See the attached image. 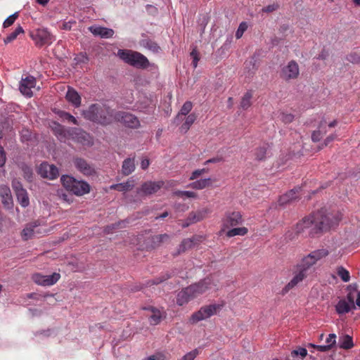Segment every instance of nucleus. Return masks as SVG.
<instances>
[{
	"instance_id": "c03bdc74",
	"label": "nucleus",
	"mask_w": 360,
	"mask_h": 360,
	"mask_svg": "<svg viewBox=\"0 0 360 360\" xmlns=\"http://www.w3.org/2000/svg\"><path fill=\"white\" fill-rule=\"evenodd\" d=\"M307 355V350L304 347H299L291 352V356L292 357L300 356L301 359H303Z\"/></svg>"
},
{
	"instance_id": "680f3d73",
	"label": "nucleus",
	"mask_w": 360,
	"mask_h": 360,
	"mask_svg": "<svg viewBox=\"0 0 360 360\" xmlns=\"http://www.w3.org/2000/svg\"><path fill=\"white\" fill-rule=\"evenodd\" d=\"M31 132L27 129H23L21 131V139L22 141H29L31 138Z\"/></svg>"
},
{
	"instance_id": "37998d69",
	"label": "nucleus",
	"mask_w": 360,
	"mask_h": 360,
	"mask_svg": "<svg viewBox=\"0 0 360 360\" xmlns=\"http://www.w3.org/2000/svg\"><path fill=\"white\" fill-rule=\"evenodd\" d=\"M357 291L358 290L356 288L350 289L345 299L349 304H351L352 307H353L354 309L356 308L354 302L356 297Z\"/></svg>"
},
{
	"instance_id": "e2e57ef3",
	"label": "nucleus",
	"mask_w": 360,
	"mask_h": 360,
	"mask_svg": "<svg viewBox=\"0 0 360 360\" xmlns=\"http://www.w3.org/2000/svg\"><path fill=\"white\" fill-rule=\"evenodd\" d=\"M5 162H6V154H5L4 148L1 146H0V167L4 166Z\"/></svg>"
},
{
	"instance_id": "20e7f679",
	"label": "nucleus",
	"mask_w": 360,
	"mask_h": 360,
	"mask_svg": "<svg viewBox=\"0 0 360 360\" xmlns=\"http://www.w3.org/2000/svg\"><path fill=\"white\" fill-rule=\"evenodd\" d=\"M60 181L67 191L77 196H82L90 192V186L86 181H78L68 175H63Z\"/></svg>"
},
{
	"instance_id": "4c0bfd02",
	"label": "nucleus",
	"mask_w": 360,
	"mask_h": 360,
	"mask_svg": "<svg viewBox=\"0 0 360 360\" xmlns=\"http://www.w3.org/2000/svg\"><path fill=\"white\" fill-rule=\"evenodd\" d=\"M252 97V94L251 91H248L244 94L240 102V106L243 109H248L251 105Z\"/></svg>"
},
{
	"instance_id": "6e6552de",
	"label": "nucleus",
	"mask_w": 360,
	"mask_h": 360,
	"mask_svg": "<svg viewBox=\"0 0 360 360\" xmlns=\"http://www.w3.org/2000/svg\"><path fill=\"white\" fill-rule=\"evenodd\" d=\"M328 250L325 248L316 250L303 257L301 262L297 265L308 272L313 265L320 259L328 256Z\"/></svg>"
},
{
	"instance_id": "7ed1b4c3",
	"label": "nucleus",
	"mask_w": 360,
	"mask_h": 360,
	"mask_svg": "<svg viewBox=\"0 0 360 360\" xmlns=\"http://www.w3.org/2000/svg\"><path fill=\"white\" fill-rule=\"evenodd\" d=\"M53 129L55 134L60 141L72 139L83 146H90L93 144L92 137L86 131L78 128L65 129L63 126L54 123Z\"/></svg>"
},
{
	"instance_id": "473e14b6",
	"label": "nucleus",
	"mask_w": 360,
	"mask_h": 360,
	"mask_svg": "<svg viewBox=\"0 0 360 360\" xmlns=\"http://www.w3.org/2000/svg\"><path fill=\"white\" fill-rule=\"evenodd\" d=\"M339 345L340 348L345 349L352 348L354 346L352 337L348 335L340 336L339 338Z\"/></svg>"
},
{
	"instance_id": "f257e3e1",
	"label": "nucleus",
	"mask_w": 360,
	"mask_h": 360,
	"mask_svg": "<svg viewBox=\"0 0 360 360\" xmlns=\"http://www.w3.org/2000/svg\"><path fill=\"white\" fill-rule=\"evenodd\" d=\"M342 216L343 214L341 211L333 210L328 212L326 210L322 209L297 222L295 230L296 233L298 234L307 229H310V235L314 236L328 231L338 226Z\"/></svg>"
},
{
	"instance_id": "c756f323",
	"label": "nucleus",
	"mask_w": 360,
	"mask_h": 360,
	"mask_svg": "<svg viewBox=\"0 0 360 360\" xmlns=\"http://www.w3.org/2000/svg\"><path fill=\"white\" fill-rule=\"evenodd\" d=\"M269 148L268 143H263L255 150L254 155L256 160H263L266 157L267 150Z\"/></svg>"
},
{
	"instance_id": "c85d7f7f",
	"label": "nucleus",
	"mask_w": 360,
	"mask_h": 360,
	"mask_svg": "<svg viewBox=\"0 0 360 360\" xmlns=\"http://www.w3.org/2000/svg\"><path fill=\"white\" fill-rule=\"evenodd\" d=\"M354 309L345 299L340 300L335 305V310L338 314H344Z\"/></svg>"
},
{
	"instance_id": "58836bf2",
	"label": "nucleus",
	"mask_w": 360,
	"mask_h": 360,
	"mask_svg": "<svg viewBox=\"0 0 360 360\" xmlns=\"http://www.w3.org/2000/svg\"><path fill=\"white\" fill-rule=\"evenodd\" d=\"M24 32V30L21 26H18L15 28V30L12 32L9 35L6 37L4 39V42L6 44L10 43L13 41L14 39L17 38V37Z\"/></svg>"
},
{
	"instance_id": "4d7b16f0",
	"label": "nucleus",
	"mask_w": 360,
	"mask_h": 360,
	"mask_svg": "<svg viewBox=\"0 0 360 360\" xmlns=\"http://www.w3.org/2000/svg\"><path fill=\"white\" fill-rule=\"evenodd\" d=\"M169 277H170V276L168 274H166L165 275L162 276L160 278H155V279L150 281L149 283H150V285H157V284H159V283L166 281Z\"/></svg>"
},
{
	"instance_id": "0eeeda50",
	"label": "nucleus",
	"mask_w": 360,
	"mask_h": 360,
	"mask_svg": "<svg viewBox=\"0 0 360 360\" xmlns=\"http://www.w3.org/2000/svg\"><path fill=\"white\" fill-rule=\"evenodd\" d=\"M101 113H108V107L99 104H93L86 110H84L82 115L88 120L97 122L101 124L110 123L109 116H102Z\"/></svg>"
},
{
	"instance_id": "1a4fd4ad",
	"label": "nucleus",
	"mask_w": 360,
	"mask_h": 360,
	"mask_svg": "<svg viewBox=\"0 0 360 360\" xmlns=\"http://www.w3.org/2000/svg\"><path fill=\"white\" fill-rule=\"evenodd\" d=\"M44 226L45 225L42 224L39 220L31 222L27 224L23 229L21 236L25 240H29L33 237H40L48 233V231Z\"/></svg>"
},
{
	"instance_id": "f8f14e48",
	"label": "nucleus",
	"mask_w": 360,
	"mask_h": 360,
	"mask_svg": "<svg viewBox=\"0 0 360 360\" xmlns=\"http://www.w3.org/2000/svg\"><path fill=\"white\" fill-rule=\"evenodd\" d=\"M300 75V68L298 63L295 60H290L286 65H284L280 72V77L285 82H290L298 78Z\"/></svg>"
},
{
	"instance_id": "5fc2aeb1",
	"label": "nucleus",
	"mask_w": 360,
	"mask_h": 360,
	"mask_svg": "<svg viewBox=\"0 0 360 360\" xmlns=\"http://www.w3.org/2000/svg\"><path fill=\"white\" fill-rule=\"evenodd\" d=\"M347 60L353 63H360V54L352 53L348 56Z\"/></svg>"
},
{
	"instance_id": "b1692460",
	"label": "nucleus",
	"mask_w": 360,
	"mask_h": 360,
	"mask_svg": "<svg viewBox=\"0 0 360 360\" xmlns=\"http://www.w3.org/2000/svg\"><path fill=\"white\" fill-rule=\"evenodd\" d=\"M0 196L3 204L8 208L13 205V198L10 188L7 186H0Z\"/></svg>"
},
{
	"instance_id": "5701e85b",
	"label": "nucleus",
	"mask_w": 360,
	"mask_h": 360,
	"mask_svg": "<svg viewBox=\"0 0 360 360\" xmlns=\"http://www.w3.org/2000/svg\"><path fill=\"white\" fill-rule=\"evenodd\" d=\"M65 98L75 108H78L81 105V96L78 92L72 87H68Z\"/></svg>"
},
{
	"instance_id": "cd10ccee",
	"label": "nucleus",
	"mask_w": 360,
	"mask_h": 360,
	"mask_svg": "<svg viewBox=\"0 0 360 360\" xmlns=\"http://www.w3.org/2000/svg\"><path fill=\"white\" fill-rule=\"evenodd\" d=\"M134 186V180L132 179H128L126 182L112 184L110 188L118 191H127L132 189Z\"/></svg>"
},
{
	"instance_id": "a211bd4d",
	"label": "nucleus",
	"mask_w": 360,
	"mask_h": 360,
	"mask_svg": "<svg viewBox=\"0 0 360 360\" xmlns=\"http://www.w3.org/2000/svg\"><path fill=\"white\" fill-rule=\"evenodd\" d=\"M338 124V121L336 120H333L332 122L327 123L326 120H322L317 129L313 131L311 134V139L314 142L319 141L323 136L327 133L328 128L335 127Z\"/></svg>"
},
{
	"instance_id": "3c124183",
	"label": "nucleus",
	"mask_w": 360,
	"mask_h": 360,
	"mask_svg": "<svg viewBox=\"0 0 360 360\" xmlns=\"http://www.w3.org/2000/svg\"><path fill=\"white\" fill-rule=\"evenodd\" d=\"M205 214H203L202 212H198L197 213L192 212L189 215V219L191 222H197L199 221L205 217Z\"/></svg>"
},
{
	"instance_id": "69168bd1",
	"label": "nucleus",
	"mask_w": 360,
	"mask_h": 360,
	"mask_svg": "<svg viewBox=\"0 0 360 360\" xmlns=\"http://www.w3.org/2000/svg\"><path fill=\"white\" fill-rule=\"evenodd\" d=\"M76 22L75 21H68V22H63L62 24V27L61 28L63 30H70L71 28H72V24H75Z\"/></svg>"
},
{
	"instance_id": "49530a36",
	"label": "nucleus",
	"mask_w": 360,
	"mask_h": 360,
	"mask_svg": "<svg viewBox=\"0 0 360 360\" xmlns=\"http://www.w3.org/2000/svg\"><path fill=\"white\" fill-rule=\"evenodd\" d=\"M200 351L198 349H195L188 353H186L184 356H183L179 360H194L197 356L199 354Z\"/></svg>"
},
{
	"instance_id": "4468645a",
	"label": "nucleus",
	"mask_w": 360,
	"mask_h": 360,
	"mask_svg": "<svg viewBox=\"0 0 360 360\" xmlns=\"http://www.w3.org/2000/svg\"><path fill=\"white\" fill-rule=\"evenodd\" d=\"M164 185V181H146L142 184L137 193L142 196H148L156 193Z\"/></svg>"
},
{
	"instance_id": "6e6d98bb",
	"label": "nucleus",
	"mask_w": 360,
	"mask_h": 360,
	"mask_svg": "<svg viewBox=\"0 0 360 360\" xmlns=\"http://www.w3.org/2000/svg\"><path fill=\"white\" fill-rule=\"evenodd\" d=\"M308 347L316 348L318 351L323 352L330 350V346H327L326 345H316L310 343V344H309Z\"/></svg>"
},
{
	"instance_id": "aec40b11",
	"label": "nucleus",
	"mask_w": 360,
	"mask_h": 360,
	"mask_svg": "<svg viewBox=\"0 0 360 360\" xmlns=\"http://www.w3.org/2000/svg\"><path fill=\"white\" fill-rule=\"evenodd\" d=\"M74 165L77 169L85 176H91L96 174L94 167L83 158H75Z\"/></svg>"
},
{
	"instance_id": "a18cd8bd",
	"label": "nucleus",
	"mask_w": 360,
	"mask_h": 360,
	"mask_svg": "<svg viewBox=\"0 0 360 360\" xmlns=\"http://www.w3.org/2000/svg\"><path fill=\"white\" fill-rule=\"evenodd\" d=\"M22 169L24 178L27 181H30V182L32 181L33 179V172H32V168L28 166L25 165L22 167Z\"/></svg>"
},
{
	"instance_id": "f704fd0d",
	"label": "nucleus",
	"mask_w": 360,
	"mask_h": 360,
	"mask_svg": "<svg viewBox=\"0 0 360 360\" xmlns=\"http://www.w3.org/2000/svg\"><path fill=\"white\" fill-rule=\"evenodd\" d=\"M15 195L17 196L18 202L22 207H26L29 205L30 200L27 191L25 189L18 191V193H15Z\"/></svg>"
},
{
	"instance_id": "774afa93",
	"label": "nucleus",
	"mask_w": 360,
	"mask_h": 360,
	"mask_svg": "<svg viewBox=\"0 0 360 360\" xmlns=\"http://www.w3.org/2000/svg\"><path fill=\"white\" fill-rule=\"evenodd\" d=\"M150 165V162L148 159H143L141 162V167L143 169H146Z\"/></svg>"
},
{
	"instance_id": "864d4df0",
	"label": "nucleus",
	"mask_w": 360,
	"mask_h": 360,
	"mask_svg": "<svg viewBox=\"0 0 360 360\" xmlns=\"http://www.w3.org/2000/svg\"><path fill=\"white\" fill-rule=\"evenodd\" d=\"M326 345L330 346V349L336 342V335L334 333L329 334L326 340Z\"/></svg>"
},
{
	"instance_id": "09e8293b",
	"label": "nucleus",
	"mask_w": 360,
	"mask_h": 360,
	"mask_svg": "<svg viewBox=\"0 0 360 360\" xmlns=\"http://www.w3.org/2000/svg\"><path fill=\"white\" fill-rule=\"evenodd\" d=\"M209 169L202 168L193 171L190 176V180H195L204 174L208 173Z\"/></svg>"
},
{
	"instance_id": "e433bc0d",
	"label": "nucleus",
	"mask_w": 360,
	"mask_h": 360,
	"mask_svg": "<svg viewBox=\"0 0 360 360\" xmlns=\"http://www.w3.org/2000/svg\"><path fill=\"white\" fill-rule=\"evenodd\" d=\"M151 314L149 316V321L151 325L158 324L162 319V314L160 310L152 308L150 309Z\"/></svg>"
},
{
	"instance_id": "4be33fe9",
	"label": "nucleus",
	"mask_w": 360,
	"mask_h": 360,
	"mask_svg": "<svg viewBox=\"0 0 360 360\" xmlns=\"http://www.w3.org/2000/svg\"><path fill=\"white\" fill-rule=\"evenodd\" d=\"M89 31L95 36H99L101 38H112L115 32L112 29L93 25L89 27Z\"/></svg>"
},
{
	"instance_id": "9b49d317",
	"label": "nucleus",
	"mask_w": 360,
	"mask_h": 360,
	"mask_svg": "<svg viewBox=\"0 0 360 360\" xmlns=\"http://www.w3.org/2000/svg\"><path fill=\"white\" fill-rule=\"evenodd\" d=\"M243 217L240 212L228 211L226 212L221 219V231H224L231 227H235L243 223Z\"/></svg>"
},
{
	"instance_id": "0e129e2a",
	"label": "nucleus",
	"mask_w": 360,
	"mask_h": 360,
	"mask_svg": "<svg viewBox=\"0 0 360 360\" xmlns=\"http://www.w3.org/2000/svg\"><path fill=\"white\" fill-rule=\"evenodd\" d=\"M198 198V194L193 191H185L184 192V198Z\"/></svg>"
},
{
	"instance_id": "423d86ee",
	"label": "nucleus",
	"mask_w": 360,
	"mask_h": 360,
	"mask_svg": "<svg viewBox=\"0 0 360 360\" xmlns=\"http://www.w3.org/2000/svg\"><path fill=\"white\" fill-rule=\"evenodd\" d=\"M224 305V303H212L204 305L191 315L189 321L191 323L194 324L206 320L217 314L222 309Z\"/></svg>"
},
{
	"instance_id": "13d9d810",
	"label": "nucleus",
	"mask_w": 360,
	"mask_h": 360,
	"mask_svg": "<svg viewBox=\"0 0 360 360\" xmlns=\"http://www.w3.org/2000/svg\"><path fill=\"white\" fill-rule=\"evenodd\" d=\"M336 138H337L336 134L329 135L324 139L323 143H322L321 147H320V148H323V147L327 146L330 143L333 141Z\"/></svg>"
},
{
	"instance_id": "2eb2a0df",
	"label": "nucleus",
	"mask_w": 360,
	"mask_h": 360,
	"mask_svg": "<svg viewBox=\"0 0 360 360\" xmlns=\"http://www.w3.org/2000/svg\"><path fill=\"white\" fill-rule=\"evenodd\" d=\"M115 120L120 122L129 128H138L140 125L139 120L134 115L126 112H119L115 114Z\"/></svg>"
},
{
	"instance_id": "79ce46f5",
	"label": "nucleus",
	"mask_w": 360,
	"mask_h": 360,
	"mask_svg": "<svg viewBox=\"0 0 360 360\" xmlns=\"http://www.w3.org/2000/svg\"><path fill=\"white\" fill-rule=\"evenodd\" d=\"M337 274L344 282H348L350 280L349 272L342 266L337 269Z\"/></svg>"
},
{
	"instance_id": "de8ad7c7",
	"label": "nucleus",
	"mask_w": 360,
	"mask_h": 360,
	"mask_svg": "<svg viewBox=\"0 0 360 360\" xmlns=\"http://www.w3.org/2000/svg\"><path fill=\"white\" fill-rule=\"evenodd\" d=\"M248 27V23L246 22H242L236 32V39H240L242 37L243 33L247 30Z\"/></svg>"
},
{
	"instance_id": "72a5a7b5",
	"label": "nucleus",
	"mask_w": 360,
	"mask_h": 360,
	"mask_svg": "<svg viewBox=\"0 0 360 360\" xmlns=\"http://www.w3.org/2000/svg\"><path fill=\"white\" fill-rule=\"evenodd\" d=\"M248 233V229L246 227H238L230 229L226 233V236L229 238H231L236 236H243Z\"/></svg>"
},
{
	"instance_id": "338daca9",
	"label": "nucleus",
	"mask_w": 360,
	"mask_h": 360,
	"mask_svg": "<svg viewBox=\"0 0 360 360\" xmlns=\"http://www.w3.org/2000/svg\"><path fill=\"white\" fill-rule=\"evenodd\" d=\"M102 116H109L110 117V122L115 119V114L112 110L108 107V113H101Z\"/></svg>"
},
{
	"instance_id": "8fccbe9b",
	"label": "nucleus",
	"mask_w": 360,
	"mask_h": 360,
	"mask_svg": "<svg viewBox=\"0 0 360 360\" xmlns=\"http://www.w3.org/2000/svg\"><path fill=\"white\" fill-rule=\"evenodd\" d=\"M18 17V13H15L14 14L10 15L9 17H8L4 22L3 23V26L4 28H6V27H8L10 26H11L14 22L15 21V20L17 19V18Z\"/></svg>"
},
{
	"instance_id": "f03ea898",
	"label": "nucleus",
	"mask_w": 360,
	"mask_h": 360,
	"mask_svg": "<svg viewBox=\"0 0 360 360\" xmlns=\"http://www.w3.org/2000/svg\"><path fill=\"white\" fill-rule=\"evenodd\" d=\"M216 286L217 284L214 283L210 278H205L182 289L177 295L176 303L178 305L182 306Z\"/></svg>"
},
{
	"instance_id": "412c9836",
	"label": "nucleus",
	"mask_w": 360,
	"mask_h": 360,
	"mask_svg": "<svg viewBox=\"0 0 360 360\" xmlns=\"http://www.w3.org/2000/svg\"><path fill=\"white\" fill-rule=\"evenodd\" d=\"M300 188H295L285 194L280 196L278 203L280 206H284L289 204L300 197Z\"/></svg>"
},
{
	"instance_id": "603ef678",
	"label": "nucleus",
	"mask_w": 360,
	"mask_h": 360,
	"mask_svg": "<svg viewBox=\"0 0 360 360\" xmlns=\"http://www.w3.org/2000/svg\"><path fill=\"white\" fill-rule=\"evenodd\" d=\"M279 5L277 3H274L271 5L264 7L262 11L264 13H271L278 9Z\"/></svg>"
},
{
	"instance_id": "a19ab883",
	"label": "nucleus",
	"mask_w": 360,
	"mask_h": 360,
	"mask_svg": "<svg viewBox=\"0 0 360 360\" xmlns=\"http://www.w3.org/2000/svg\"><path fill=\"white\" fill-rule=\"evenodd\" d=\"M278 118L284 124H290L293 122L295 116L292 113L282 111L279 113Z\"/></svg>"
},
{
	"instance_id": "6ab92c4d",
	"label": "nucleus",
	"mask_w": 360,
	"mask_h": 360,
	"mask_svg": "<svg viewBox=\"0 0 360 360\" xmlns=\"http://www.w3.org/2000/svg\"><path fill=\"white\" fill-rule=\"evenodd\" d=\"M60 278L58 273H53L51 275H42L41 274H34L32 276V280L34 283L41 285H52L55 284Z\"/></svg>"
},
{
	"instance_id": "a878e982",
	"label": "nucleus",
	"mask_w": 360,
	"mask_h": 360,
	"mask_svg": "<svg viewBox=\"0 0 360 360\" xmlns=\"http://www.w3.org/2000/svg\"><path fill=\"white\" fill-rule=\"evenodd\" d=\"M200 237H193L191 238L184 239L179 245L178 254L186 251L188 249L193 248L195 244L200 242Z\"/></svg>"
},
{
	"instance_id": "393cba45",
	"label": "nucleus",
	"mask_w": 360,
	"mask_h": 360,
	"mask_svg": "<svg viewBox=\"0 0 360 360\" xmlns=\"http://www.w3.org/2000/svg\"><path fill=\"white\" fill-rule=\"evenodd\" d=\"M212 182L213 180L211 178L201 179L191 183L188 185V187L193 189L202 190L211 186L212 185Z\"/></svg>"
},
{
	"instance_id": "c9c22d12",
	"label": "nucleus",
	"mask_w": 360,
	"mask_h": 360,
	"mask_svg": "<svg viewBox=\"0 0 360 360\" xmlns=\"http://www.w3.org/2000/svg\"><path fill=\"white\" fill-rule=\"evenodd\" d=\"M196 115L191 113L185 118L184 123L180 127L181 131L186 133L190 129L191 126L194 123L196 120Z\"/></svg>"
},
{
	"instance_id": "bb28decb",
	"label": "nucleus",
	"mask_w": 360,
	"mask_h": 360,
	"mask_svg": "<svg viewBox=\"0 0 360 360\" xmlns=\"http://www.w3.org/2000/svg\"><path fill=\"white\" fill-rule=\"evenodd\" d=\"M135 169L134 158H128L123 161L122 173L124 176L131 174Z\"/></svg>"
},
{
	"instance_id": "ea45409f",
	"label": "nucleus",
	"mask_w": 360,
	"mask_h": 360,
	"mask_svg": "<svg viewBox=\"0 0 360 360\" xmlns=\"http://www.w3.org/2000/svg\"><path fill=\"white\" fill-rule=\"evenodd\" d=\"M58 116L63 120H67L68 122H71L75 125H78L79 123L77 120V119L70 115V113L65 112V111H59L58 112Z\"/></svg>"
},
{
	"instance_id": "dca6fc26",
	"label": "nucleus",
	"mask_w": 360,
	"mask_h": 360,
	"mask_svg": "<svg viewBox=\"0 0 360 360\" xmlns=\"http://www.w3.org/2000/svg\"><path fill=\"white\" fill-rule=\"evenodd\" d=\"M36 86V79L33 76H27L25 78H22L19 90L21 94L28 98H31L33 96L32 89Z\"/></svg>"
},
{
	"instance_id": "9d476101",
	"label": "nucleus",
	"mask_w": 360,
	"mask_h": 360,
	"mask_svg": "<svg viewBox=\"0 0 360 360\" xmlns=\"http://www.w3.org/2000/svg\"><path fill=\"white\" fill-rule=\"evenodd\" d=\"M30 37L36 46L39 47L50 45L55 40L54 37L45 28L33 30L30 33Z\"/></svg>"
},
{
	"instance_id": "ddd939ff",
	"label": "nucleus",
	"mask_w": 360,
	"mask_h": 360,
	"mask_svg": "<svg viewBox=\"0 0 360 360\" xmlns=\"http://www.w3.org/2000/svg\"><path fill=\"white\" fill-rule=\"evenodd\" d=\"M307 275V271L296 265L295 269L293 271V277L283 288V293H287L289 290L295 288L297 284L302 282Z\"/></svg>"
},
{
	"instance_id": "39448f33",
	"label": "nucleus",
	"mask_w": 360,
	"mask_h": 360,
	"mask_svg": "<svg viewBox=\"0 0 360 360\" xmlns=\"http://www.w3.org/2000/svg\"><path fill=\"white\" fill-rule=\"evenodd\" d=\"M117 56L125 63L137 68H146L149 66L147 58L139 52L119 49Z\"/></svg>"
},
{
	"instance_id": "2f4dec72",
	"label": "nucleus",
	"mask_w": 360,
	"mask_h": 360,
	"mask_svg": "<svg viewBox=\"0 0 360 360\" xmlns=\"http://www.w3.org/2000/svg\"><path fill=\"white\" fill-rule=\"evenodd\" d=\"M193 108V104L191 101H186L182 105L179 112L176 117V122L181 120L183 116L187 115Z\"/></svg>"
},
{
	"instance_id": "bf43d9fd",
	"label": "nucleus",
	"mask_w": 360,
	"mask_h": 360,
	"mask_svg": "<svg viewBox=\"0 0 360 360\" xmlns=\"http://www.w3.org/2000/svg\"><path fill=\"white\" fill-rule=\"evenodd\" d=\"M143 360H165V356L162 354L158 353L151 355Z\"/></svg>"
},
{
	"instance_id": "7c9ffc66",
	"label": "nucleus",
	"mask_w": 360,
	"mask_h": 360,
	"mask_svg": "<svg viewBox=\"0 0 360 360\" xmlns=\"http://www.w3.org/2000/svg\"><path fill=\"white\" fill-rule=\"evenodd\" d=\"M140 44L153 53H158L160 49V46L158 45L156 42L149 39H142L140 41Z\"/></svg>"
},
{
	"instance_id": "052dcab7",
	"label": "nucleus",
	"mask_w": 360,
	"mask_h": 360,
	"mask_svg": "<svg viewBox=\"0 0 360 360\" xmlns=\"http://www.w3.org/2000/svg\"><path fill=\"white\" fill-rule=\"evenodd\" d=\"M12 186H13V188L15 191V193H18V191L20 190H24L25 188H22V186L21 184V183L16 180V179H14L12 182Z\"/></svg>"
},
{
	"instance_id": "f3484780",
	"label": "nucleus",
	"mask_w": 360,
	"mask_h": 360,
	"mask_svg": "<svg viewBox=\"0 0 360 360\" xmlns=\"http://www.w3.org/2000/svg\"><path fill=\"white\" fill-rule=\"evenodd\" d=\"M38 174L43 178L55 179L59 176V170L53 165L43 162L38 168Z\"/></svg>"
}]
</instances>
